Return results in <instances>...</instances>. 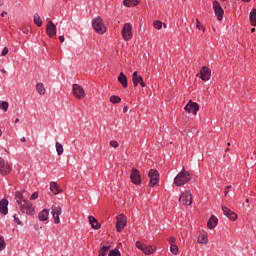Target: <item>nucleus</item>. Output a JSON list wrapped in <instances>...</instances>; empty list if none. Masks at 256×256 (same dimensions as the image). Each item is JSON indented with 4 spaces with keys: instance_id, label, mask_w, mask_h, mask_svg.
Returning <instances> with one entry per match:
<instances>
[{
    "instance_id": "13d9d810",
    "label": "nucleus",
    "mask_w": 256,
    "mask_h": 256,
    "mask_svg": "<svg viewBox=\"0 0 256 256\" xmlns=\"http://www.w3.org/2000/svg\"><path fill=\"white\" fill-rule=\"evenodd\" d=\"M1 135H3V131L0 129V137H1Z\"/></svg>"
},
{
    "instance_id": "79ce46f5",
    "label": "nucleus",
    "mask_w": 256,
    "mask_h": 256,
    "mask_svg": "<svg viewBox=\"0 0 256 256\" xmlns=\"http://www.w3.org/2000/svg\"><path fill=\"white\" fill-rule=\"evenodd\" d=\"M168 241H169L170 246H171V245H175V242L177 241V239L172 236V237H170V238L168 239Z\"/></svg>"
},
{
    "instance_id": "49530a36",
    "label": "nucleus",
    "mask_w": 256,
    "mask_h": 256,
    "mask_svg": "<svg viewBox=\"0 0 256 256\" xmlns=\"http://www.w3.org/2000/svg\"><path fill=\"white\" fill-rule=\"evenodd\" d=\"M20 141H21L22 143H25V142L27 141V139H26L25 137H22V138L20 139Z\"/></svg>"
},
{
    "instance_id": "473e14b6",
    "label": "nucleus",
    "mask_w": 256,
    "mask_h": 256,
    "mask_svg": "<svg viewBox=\"0 0 256 256\" xmlns=\"http://www.w3.org/2000/svg\"><path fill=\"white\" fill-rule=\"evenodd\" d=\"M170 252L172 253V255H179V246H177L176 244L170 245Z\"/></svg>"
},
{
    "instance_id": "052dcab7",
    "label": "nucleus",
    "mask_w": 256,
    "mask_h": 256,
    "mask_svg": "<svg viewBox=\"0 0 256 256\" xmlns=\"http://www.w3.org/2000/svg\"><path fill=\"white\" fill-rule=\"evenodd\" d=\"M213 31H215V28H213Z\"/></svg>"
},
{
    "instance_id": "39448f33",
    "label": "nucleus",
    "mask_w": 256,
    "mask_h": 256,
    "mask_svg": "<svg viewBox=\"0 0 256 256\" xmlns=\"http://www.w3.org/2000/svg\"><path fill=\"white\" fill-rule=\"evenodd\" d=\"M179 203L186 206L193 205V194H191V190H186L180 195Z\"/></svg>"
},
{
    "instance_id": "37998d69",
    "label": "nucleus",
    "mask_w": 256,
    "mask_h": 256,
    "mask_svg": "<svg viewBox=\"0 0 256 256\" xmlns=\"http://www.w3.org/2000/svg\"><path fill=\"white\" fill-rule=\"evenodd\" d=\"M7 53H9V48L4 47L2 50V53H1L2 57H5V55H7Z\"/></svg>"
},
{
    "instance_id": "393cba45",
    "label": "nucleus",
    "mask_w": 256,
    "mask_h": 256,
    "mask_svg": "<svg viewBox=\"0 0 256 256\" xmlns=\"http://www.w3.org/2000/svg\"><path fill=\"white\" fill-rule=\"evenodd\" d=\"M88 220H89V223H90L92 229H101V225L99 224V222L96 220L95 217L89 216Z\"/></svg>"
},
{
    "instance_id": "5701e85b",
    "label": "nucleus",
    "mask_w": 256,
    "mask_h": 256,
    "mask_svg": "<svg viewBox=\"0 0 256 256\" xmlns=\"http://www.w3.org/2000/svg\"><path fill=\"white\" fill-rule=\"evenodd\" d=\"M118 81L119 83L122 85V87L124 89H127V76H125V74L123 72H121L119 75H118Z\"/></svg>"
},
{
    "instance_id": "0eeeda50",
    "label": "nucleus",
    "mask_w": 256,
    "mask_h": 256,
    "mask_svg": "<svg viewBox=\"0 0 256 256\" xmlns=\"http://www.w3.org/2000/svg\"><path fill=\"white\" fill-rule=\"evenodd\" d=\"M11 171H13V166H11V163L0 157V175H9Z\"/></svg>"
},
{
    "instance_id": "c03bdc74",
    "label": "nucleus",
    "mask_w": 256,
    "mask_h": 256,
    "mask_svg": "<svg viewBox=\"0 0 256 256\" xmlns=\"http://www.w3.org/2000/svg\"><path fill=\"white\" fill-rule=\"evenodd\" d=\"M14 221H15V223H17V225H23V223H22L21 220L17 217V215H14Z\"/></svg>"
},
{
    "instance_id": "ea45409f",
    "label": "nucleus",
    "mask_w": 256,
    "mask_h": 256,
    "mask_svg": "<svg viewBox=\"0 0 256 256\" xmlns=\"http://www.w3.org/2000/svg\"><path fill=\"white\" fill-rule=\"evenodd\" d=\"M110 147L117 149V147H119V142H117L116 140L110 141Z\"/></svg>"
},
{
    "instance_id": "c9c22d12",
    "label": "nucleus",
    "mask_w": 256,
    "mask_h": 256,
    "mask_svg": "<svg viewBox=\"0 0 256 256\" xmlns=\"http://www.w3.org/2000/svg\"><path fill=\"white\" fill-rule=\"evenodd\" d=\"M63 144L62 143H59V142H56V152H57V155L61 156L63 155Z\"/></svg>"
},
{
    "instance_id": "72a5a7b5",
    "label": "nucleus",
    "mask_w": 256,
    "mask_h": 256,
    "mask_svg": "<svg viewBox=\"0 0 256 256\" xmlns=\"http://www.w3.org/2000/svg\"><path fill=\"white\" fill-rule=\"evenodd\" d=\"M153 27L158 31H161V29H163V22H161L160 20H155L153 22Z\"/></svg>"
},
{
    "instance_id": "de8ad7c7",
    "label": "nucleus",
    "mask_w": 256,
    "mask_h": 256,
    "mask_svg": "<svg viewBox=\"0 0 256 256\" xmlns=\"http://www.w3.org/2000/svg\"><path fill=\"white\" fill-rule=\"evenodd\" d=\"M4 4H5V1L0 0V7H3Z\"/></svg>"
},
{
    "instance_id": "cd10ccee",
    "label": "nucleus",
    "mask_w": 256,
    "mask_h": 256,
    "mask_svg": "<svg viewBox=\"0 0 256 256\" xmlns=\"http://www.w3.org/2000/svg\"><path fill=\"white\" fill-rule=\"evenodd\" d=\"M33 21L37 27L43 26V20H41V16H39V13L34 14Z\"/></svg>"
},
{
    "instance_id": "58836bf2",
    "label": "nucleus",
    "mask_w": 256,
    "mask_h": 256,
    "mask_svg": "<svg viewBox=\"0 0 256 256\" xmlns=\"http://www.w3.org/2000/svg\"><path fill=\"white\" fill-rule=\"evenodd\" d=\"M108 256H121L119 249L110 250Z\"/></svg>"
},
{
    "instance_id": "f3484780",
    "label": "nucleus",
    "mask_w": 256,
    "mask_h": 256,
    "mask_svg": "<svg viewBox=\"0 0 256 256\" xmlns=\"http://www.w3.org/2000/svg\"><path fill=\"white\" fill-rule=\"evenodd\" d=\"M200 79L202 81H209V79H211V69H209V67L203 66L200 69Z\"/></svg>"
},
{
    "instance_id": "bb28decb",
    "label": "nucleus",
    "mask_w": 256,
    "mask_h": 256,
    "mask_svg": "<svg viewBox=\"0 0 256 256\" xmlns=\"http://www.w3.org/2000/svg\"><path fill=\"white\" fill-rule=\"evenodd\" d=\"M138 3H141V0H124L123 4L125 7H136Z\"/></svg>"
},
{
    "instance_id": "423d86ee",
    "label": "nucleus",
    "mask_w": 256,
    "mask_h": 256,
    "mask_svg": "<svg viewBox=\"0 0 256 256\" xmlns=\"http://www.w3.org/2000/svg\"><path fill=\"white\" fill-rule=\"evenodd\" d=\"M61 213H63V209L59 206V204H54L51 207V214L54 220L55 225H59L61 223Z\"/></svg>"
},
{
    "instance_id": "5fc2aeb1",
    "label": "nucleus",
    "mask_w": 256,
    "mask_h": 256,
    "mask_svg": "<svg viewBox=\"0 0 256 256\" xmlns=\"http://www.w3.org/2000/svg\"><path fill=\"white\" fill-rule=\"evenodd\" d=\"M251 32H252V33H255V28H252V29H251Z\"/></svg>"
},
{
    "instance_id": "7ed1b4c3",
    "label": "nucleus",
    "mask_w": 256,
    "mask_h": 256,
    "mask_svg": "<svg viewBox=\"0 0 256 256\" xmlns=\"http://www.w3.org/2000/svg\"><path fill=\"white\" fill-rule=\"evenodd\" d=\"M92 27L98 35H105L107 33V27H105V23H103V18L100 16L95 17L92 20Z\"/></svg>"
},
{
    "instance_id": "20e7f679",
    "label": "nucleus",
    "mask_w": 256,
    "mask_h": 256,
    "mask_svg": "<svg viewBox=\"0 0 256 256\" xmlns=\"http://www.w3.org/2000/svg\"><path fill=\"white\" fill-rule=\"evenodd\" d=\"M121 35L124 41H131L133 39V25L131 23H125Z\"/></svg>"
},
{
    "instance_id": "6ab92c4d",
    "label": "nucleus",
    "mask_w": 256,
    "mask_h": 256,
    "mask_svg": "<svg viewBox=\"0 0 256 256\" xmlns=\"http://www.w3.org/2000/svg\"><path fill=\"white\" fill-rule=\"evenodd\" d=\"M9 201L7 199L0 200V213L1 215H7L9 213Z\"/></svg>"
},
{
    "instance_id": "09e8293b",
    "label": "nucleus",
    "mask_w": 256,
    "mask_h": 256,
    "mask_svg": "<svg viewBox=\"0 0 256 256\" xmlns=\"http://www.w3.org/2000/svg\"><path fill=\"white\" fill-rule=\"evenodd\" d=\"M5 15H7V12H6V11H3V12L1 13V17H5Z\"/></svg>"
},
{
    "instance_id": "2f4dec72",
    "label": "nucleus",
    "mask_w": 256,
    "mask_h": 256,
    "mask_svg": "<svg viewBox=\"0 0 256 256\" xmlns=\"http://www.w3.org/2000/svg\"><path fill=\"white\" fill-rule=\"evenodd\" d=\"M15 199H16V203L19 205V201H27V199H25L23 197V193L22 192H16L15 194Z\"/></svg>"
},
{
    "instance_id": "c756f323",
    "label": "nucleus",
    "mask_w": 256,
    "mask_h": 256,
    "mask_svg": "<svg viewBox=\"0 0 256 256\" xmlns=\"http://www.w3.org/2000/svg\"><path fill=\"white\" fill-rule=\"evenodd\" d=\"M0 109H2L4 113H7V111H9V102L0 100Z\"/></svg>"
},
{
    "instance_id": "bf43d9fd",
    "label": "nucleus",
    "mask_w": 256,
    "mask_h": 256,
    "mask_svg": "<svg viewBox=\"0 0 256 256\" xmlns=\"http://www.w3.org/2000/svg\"><path fill=\"white\" fill-rule=\"evenodd\" d=\"M229 150H230L229 148H226V149H225V152L227 153V151H229Z\"/></svg>"
},
{
    "instance_id": "f704fd0d",
    "label": "nucleus",
    "mask_w": 256,
    "mask_h": 256,
    "mask_svg": "<svg viewBox=\"0 0 256 256\" xmlns=\"http://www.w3.org/2000/svg\"><path fill=\"white\" fill-rule=\"evenodd\" d=\"M196 21V29H198V31H202V33H205V26L203 24H201V21H199V19H195Z\"/></svg>"
},
{
    "instance_id": "6e6d98bb",
    "label": "nucleus",
    "mask_w": 256,
    "mask_h": 256,
    "mask_svg": "<svg viewBox=\"0 0 256 256\" xmlns=\"http://www.w3.org/2000/svg\"><path fill=\"white\" fill-rule=\"evenodd\" d=\"M226 189H231V185L226 186Z\"/></svg>"
},
{
    "instance_id": "f257e3e1",
    "label": "nucleus",
    "mask_w": 256,
    "mask_h": 256,
    "mask_svg": "<svg viewBox=\"0 0 256 256\" xmlns=\"http://www.w3.org/2000/svg\"><path fill=\"white\" fill-rule=\"evenodd\" d=\"M189 181H191V173H189V171L185 170V167H183L174 178V185H176V187H183V185H187Z\"/></svg>"
},
{
    "instance_id": "603ef678",
    "label": "nucleus",
    "mask_w": 256,
    "mask_h": 256,
    "mask_svg": "<svg viewBox=\"0 0 256 256\" xmlns=\"http://www.w3.org/2000/svg\"><path fill=\"white\" fill-rule=\"evenodd\" d=\"M14 123H19V118H16Z\"/></svg>"
},
{
    "instance_id": "b1692460",
    "label": "nucleus",
    "mask_w": 256,
    "mask_h": 256,
    "mask_svg": "<svg viewBox=\"0 0 256 256\" xmlns=\"http://www.w3.org/2000/svg\"><path fill=\"white\" fill-rule=\"evenodd\" d=\"M197 243H199V245H207V243H209L207 234H200L197 238Z\"/></svg>"
},
{
    "instance_id": "6e6552de",
    "label": "nucleus",
    "mask_w": 256,
    "mask_h": 256,
    "mask_svg": "<svg viewBox=\"0 0 256 256\" xmlns=\"http://www.w3.org/2000/svg\"><path fill=\"white\" fill-rule=\"evenodd\" d=\"M136 248L139 249V251H142L144 255H153L156 251L153 246L141 243V241H136Z\"/></svg>"
},
{
    "instance_id": "c85d7f7f",
    "label": "nucleus",
    "mask_w": 256,
    "mask_h": 256,
    "mask_svg": "<svg viewBox=\"0 0 256 256\" xmlns=\"http://www.w3.org/2000/svg\"><path fill=\"white\" fill-rule=\"evenodd\" d=\"M36 91L39 95H45V85L43 83H37L36 85Z\"/></svg>"
},
{
    "instance_id": "4c0bfd02",
    "label": "nucleus",
    "mask_w": 256,
    "mask_h": 256,
    "mask_svg": "<svg viewBox=\"0 0 256 256\" xmlns=\"http://www.w3.org/2000/svg\"><path fill=\"white\" fill-rule=\"evenodd\" d=\"M110 101L113 103V104H117V103H121V97L117 96V95H112L110 97Z\"/></svg>"
},
{
    "instance_id": "8fccbe9b",
    "label": "nucleus",
    "mask_w": 256,
    "mask_h": 256,
    "mask_svg": "<svg viewBox=\"0 0 256 256\" xmlns=\"http://www.w3.org/2000/svg\"><path fill=\"white\" fill-rule=\"evenodd\" d=\"M162 27H164V29H167V24L162 23Z\"/></svg>"
},
{
    "instance_id": "a19ab883",
    "label": "nucleus",
    "mask_w": 256,
    "mask_h": 256,
    "mask_svg": "<svg viewBox=\"0 0 256 256\" xmlns=\"http://www.w3.org/2000/svg\"><path fill=\"white\" fill-rule=\"evenodd\" d=\"M35 199H39V193L34 192L31 196H30V200L31 201H35Z\"/></svg>"
},
{
    "instance_id": "9d476101",
    "label": "nucleus",
    "mask_w": 256,
    "mask_h": 256,
    "mask_svg": "<svg viewBox=\"0 0 256 256\" xmlns=\"http://www.w3.org/2000/svg\"><path fill=\"white\" fill-rule=\"evenodd\" d=\"M212 7L218 21H223V15H225V11L223 10V7H221L219 1L214 0Z\"/></svg>"
},
{
    "instance_id": "e433bc0d",
    "label": "nucleus",
    "mask_w": 256,
    "mask_h": 256,
    "mask_svg": "<svg viewBox=\"0 0 256 256\" xmlns=\"http://www.w3.org/2000/svg\"><path fill=\"white\" fill-rule=\"evenodd\" d=\"M6 247L7 243H5V238H3L2 235H0V251H5Z\"/></svg>"
},
{
    "instance_id": "dca6fc26",
    "label": "nucleus",
    "mask_w": 256,
    "mask_h": 256,
    "mask_svg": "<svg viewBox=\"0 0 256 256\" xmlns=\"http://www.w3.org/2000/svg\"><path fill=\"white\" fill-rule=\"evenodd\" d=\"M46 33L48 37H51V38L57 35V26L55 25V23H53V21H48L46 25Z\"/></svg>"
},
{
    "instance_id": "a878e982",
    "label": "nucleus",
    "mask_w": 256,
    "mask_h": 256,
    "mask_svg": "<svg viewBox=\"0 0 256 256\" xmlns=\"http://www.w3.org/2000/svg\"><path fill=\"white\" fill-rule=\"evenodd\" d=\"M250 25H252V27H256V9L253 8L252 11L250 12Z\"/></svg>"
},
{
    "instance_id": "1a4fd4ad",
    "label": "nucleus",
    "mask_w": 256,
    "mask_h": 256,
    "mask_svg": "<svg viewBox=\"0 0 256 256\" xmlns=\"http://www.w3.org/2000/svg\"><path fill=\"white\" fill-rule=\"evenodd\" d=\"M72 93L74 97H76L79 101H81L82 99H85V96H86L85 89H83V86L79 84L72 85Z\"/></svg>"
},
{
    "instance_id": "3c124183",
    "label": "nucleus",
    "mask_w": 256,
    "mask_h": 256,
    "mask_svg": "<svg viewBox=\"0 0 256 256\" xmlns=\"http://www.w3.org/2000/svg\"><path fill=\"white\" fill-rule=\"evenodd\" d=\"M224 195H225V197H227V195H229V191H225Z\"/></svg>"
},
{
    "instance_id": "ddd939ff",
    "label": "nucleus",
    "mask_w": 256,
    "mask_h": 256,
    "mask_svg": "<svg viewBox=\"0 0 256 256\" xmlns=\"http://www.w3.org/2000/svg\"><path fill=\"white\" fill-rule=\"evenodd\" d=\"M148 177L150 179L149 185L151 187H155V185L159 183V171L151 169L148 173Z\"/></svg>"
},
{
    "instance_id": "7c9ffc66",
    "label": "nucleus",
    "mask_w": 256,
    "mask_h": 256,
    "mask_svg": "<svg viewBox=\"0 0 256 256\" xmlns=\"http://www.w3.org/2000/svg\"><path fill=\"white\" fill-rule=\"evenodd\" d=\"M111 249V246H103L99 251V256H107V253Z\"/></svg>"
},
{
    "instance_id": "412c9836",
    "label": "nucleus",
    "mask_w": 256,
    "mask_h": 256,
    "mask_svg": "<svg viewBox=\"0 0 256 256\" xmlns=\"http://www.w3.org/2000/svg\"><path fill=\"white\" fill-rule=\"evenodd\" d=\"M218 223H219V219L217 218V216L212 215L207 222V227L208 229H215Z\"/></svg>"
},
{
    "instance_id": "4468645a",
    "label": "nucleus",
    "mask_w": 256,
    "mask_h": 256,
    "mask_svg": "<svg viewBox=\"0 0 256 256\" xmlns=\"http://www.w3.org/2000/svg\"><path fill=\"white\" fill-rule=\"evenodd\" d=\"M132 83L134 87H147V84H145V81H143V76L139 75L137 71L133 72L132 74Z\"/></svg>"
},
{
    "instance_id": "2eb2a0df",
    "label": "nucleus",
    "mask_w": 256,
    "mask_h": 256,
    "mask_svg": "<svg viewBox=\"0 0 256 256\" xmlns=\"http://www.w3.org/2000/svg\"><path fill=\"white\" fill-rule=\"evenodd\" d=\"M131 182L134 185H141V172L137 168H133L130 174Z\"/></svg>"
},
{
    "instance_id": "a18cd8bd",
    "label": "nucleus",
    "mask_w": 256,
    "mask_h": 256,
    "mask_svg": "<svg viewBox=\"0 0 256 256\" xmlns=\"http://www.w3.org/2000/svg\"><path fill=\"white\" fill-rule=\"evenodd\" d=\"M59 40H60V43H64L65 42V36H59Z\"/></svg>"
},
{
    "instance_id": "4d7b16f0",
    "label": "nucleus",
    "mask_w": 256,
    "mask_h": 256,
    "mask_svg": "<svg viewBox=\"0 0 256 256\" xmlns=\"http://www.w3.org/2000/svg\"><path fill=\"white\" fill-rule=\"evenodd\" d=\"M123 111H124V113H126V111H127V107H125V108L123 109Z\"/></svg>"
},
{
    "instance_id": "f03ea898",
    "label": "nucleus",
    "mask_w": 256,
    "mask_h": 256,
    "mask_svg": "<svg viewBox=\"0 0 256 256\" xmlns=\"http://www.w3.org/2000/svg\"><path fill=\"white\" fill-rule=\"evenodd\" d=\"M18 205L21 213L24 215H29L30 217L35 215V205H33L29 200L18 201Z\"/></svg>"
},
{
    "instance_id": "f8f14e48",
    "label": "nucleus",
    "mask_w": 256,
    "mask_h": 256,
    "mask_svg": "<svg viewBox=\"0 0 256 256\" xmlns=\"http://www.w3.org/2000/svg\"><path fill=\"white\" fill-rule=\"evenodd\" d=\"M184 110L187 113H192V115H197L199 112V104L190 100L184 107Z\"/></svg>"
},
{
    "instance_id": "9b49d317",
    "label": "nucleus",
    "mask_w": 256,
    "mask_h": 256,
    "mask_svg": "<svg viewBox=\"0 0 256 256\" xmlns=\"http://www.w3.org/2000/svg\"><path fill=\"white\" fill-rule=\"evenodd\" d=\"M126 225H127V217H125V214H120L117 217V221H116V231L118 233H121V231L125 229Z\"/></svg>"
},
{
    "instance_id": "a211bd4d",
    "label": "nucleus",
    "mask_w": 256,
    "mask_h": 256,
    "mask_svg": "<svg viewBox=\"0 0 256 256\" xmlns=\"http://www.w3.org/2000/svg\"><path fill=\"white\" fill-rule=\"evenodd\" d=\"M222 211L224 215L228 217V219H230L231 221H237V214L231 211V209L227 208L226 206H222Z\"/></svg>"
},
{
    "instance_id": "aec40b11",
    "label": "nucleus",
    "mask_w": 256,
    "mask_h": 256,
    "mask_svg": "<svg viewBox=\"0 0 256 256\" xmlns=\"http://www.w3.org/2000/svg\"><path fill=\"white\" fill-rule=\"evenodd\" d=\"M49 213H50V210L47 209V208H44L42 211H40V212L38 213V219H39V221H42V222L48 221V219H49Z\"/></svg>"
},
{
    "instance_id": "864d4df0",
    "label": "nucleus",
    "mask_w": 256,
    "mask_h": 256,
    "mask_svg": "<svg viewBox=\"0 0 256 256\" xmlns=\"http://www.w3.org/2000/svg\"><path fill=\"white\" fill-rule=\"evenodd\" d=\"M242 1H244V3H249V1H251V0H242Z\"/></svg>"
},
{
    "instance_id": "4be33fe9",
    "label": "nucleus",
    "mask_w": 256,
    "mask_h": 256,
    "mask_svg": "<svg viewBox=\"0 0 256 256\" xmlns=\"http://www.w3.org/2000/svg\"><path fill=\"white\" fill-rule=\"evenodd\" d=\"M50 191L51 193H53V195H59V193H61V187L57 185L56 182H51L50 183Z\"/></svg>"
}]
</instances>
